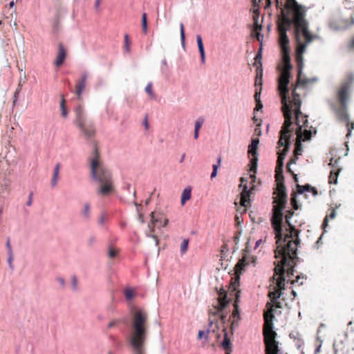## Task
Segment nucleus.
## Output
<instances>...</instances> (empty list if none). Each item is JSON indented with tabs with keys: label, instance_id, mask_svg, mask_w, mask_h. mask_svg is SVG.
<instances>
[{
	"label": "nucleus",
	"instance_id": "obj_32",
	"mask_svg": "<svg viewBox=\"0 0 354 354\" xmlns=\"http://www.w3.org/2000/svg\"><path fill=\"white\" fill-rule=\"evenodd\" d=\"M261 30L254 31L252 29V36L253 37H256L257 40L261 43V46L262 45V41L263 39V35L260 32Z\"/></svg>",
	"mask_w": 354,
	"mask_h": 354
},
{
	"label": "nucleus",
	"instance_id": "obj_47",
	"mask_svg": "<svg viewBox=\"0 0 354 354\" xmlns=\"http://www.w3.org/2000/svg\"><path fill=\"white\" fill-rule=\"evenodd\" d=\"M198 50H199V53H200V55H201V57L202 62L204 63L205 62V59L204 46L198 48Z\"/></svg>",
	"mask_w": 354,
	"mask_h": 354
},
{
	"label": "nucleus",
	"instance_id": "obj_37",
	"mask_svg": "<svg viewBox=\"0 0 354 354\" xmlns=\"http://www.w3.org/2000/svg\"><path fill=\"white\" fill-rule=\"evenodd\" d=\"M329 183L336 184L337 183V174L335 171H331L329 176Z\"/></svg>",
	"mask_w": 354,
	"mask_h": 354
},
{
	"label": "nucleus",
	"instance_id": "obj_10",
	"mask_svg": "<svg viewBox=\"0 0 354 354\" xmlns=\"http://www.w3.org/2000/svg\"><path fill=\"white\" fill-rule=\"evenodd\" d=\"M283 52V55L282 57V61L284 68L281 71V75L279 77V89L280 92L281 102H284L288 100H290L289 97H288L287 95L288 93V86L289 84L290 71L292 67L290 64V58L288 54V50Z\"/></svg>",
	"mask_w": 354,
	"mask_h": 354
},
{
	"label": "nucleus",
	"instance_id": "obj_27",
	"mask_svg": "<svg viewBox=\"0 0 354 354\" xmlns=\"http://www.w3.org/2000/svg\"><path fill=\"white\" fill-rule=\"evenodd\" d=\"M145 91L150 96L151 99H155L156 95L153 91V84L151 82H149L145 88Z\"/></svg>",
	"mask_w": 354,
	"mask_h": 354
},
{
	"label": "nucleus",
	"instance_id": "obj_58",
	"mask_svg": "<svg viewBox=\"0 0 354 354\" xmlns=\"http://www.w3.org/2000/svg\"><path fill=\"white\" fill-rule=\"evenodd\" d=\"M101 3V0H96L95 3V7L97 9Z\"/></svg>",
	"mask_w": 354,
	"mask_h": 354
},
{
	"label": "nucleus",
	"instance_id": "obj_23",
	"mask_svg": "<svg viewBox=\"0 0 354 354\" xmlns=\"http://www.w3.org/2000/svg\"><path fill=\"white\" fill-rule=\"evenodd\" d=\"M192 190L191 188H185L181 196V204L183 205L186 201H189L192 196Z\"/></svg>",
	"mask_w": 354,
	"mask_h": 354
},
{
	"label": "nucleus",
	"instance_id": "obj_33",
	"mask_svg": "<svg viewBox=\"0 0 354 354\" xmlns=\"http://www.w3.org/2000/svg\"><path fill=\"white\" fill-rule=\"evenodd\" d=\"M261 30L254 31L252 29V36L253 37H256L257 40L261 43V46L262 45V41L263 39V35L260 32Z\"/></svg>",
	"mask_w": 354,
	"mask_h": 354
},
{
	"label": "nucleus",
	"instance_id": "obj_13",
	"mask_svg": "<svg viewBox=\"0 0 354 354\" xmlns=\"http://www.w3.org/2000/svg\"><path fill=\"white\" fill-rule=\"evenodd\" d=\"M259 143L258 138L253 139L248 148V153L252 156V158L250 160V171L252 174H250V178H255V173L257 169V148Z\"/></svg>",
	"mask_w": 354,
	"mask_h": 354
},
{
	"label": "nucleus",
	"instance_id": "obj_55",
	"mask_svg": "<svg viewBox=\"0 0 354 354\" xmlns=\"http://www.w3.org/2000/svg\"><path fill=\"white\" fill-rule=\"evenodd\" d=\"M232 286H233L234 290L236 289V287L239 286V278L236 279L235 281L232 283Z\"/></svg>",
	"mask_w": 354,
	"mask_h": 354
},
{
	"label": "nucleus",
	"instance_id": "obj_54",
	"mask_svg": "<svg viewBox=\"0 0 354 354\" xmlns=\"http://www.w3.org/2000/svg\"><path fill=\"white\" fill-rule=\"evenodd\" d=\"M263 109V104L261 102H257L256 107L254 109V111H259Z\"/></svg>",
	"mask_w": 354,
	"mask_h": 354
},
{
	"label": "nucleus",
	"instance_id": "obj_22",
	"mask_svg": "<svg viewBox=\"0 0 354 354\" xmlns=\"http://www.w3.org/2000/svg\"><path fill=\"white\" fill-rule=\"evenodd\" d=\"M304 142L302 140H301V135L298 134V138H297V140L295 142V155L296 156V158H298V156L301 155L303 148L301 142Z\"/></svg>",
	"mask_w": 354,
	"mask_h": 354
},
{
	"label": "nucleus",
	"instance_id": "obj_64",
	"mask_svg": "<svg viewBox=\"0 0 354 354\" xmlns=\"http://www.w3.org/2000/svg\"><path fill=\"white\" fill-rule=\"evenodd\" d=\"M351 46L354 48V38L352 39L351 42Z\"/></svg>",
	"mask_w": 354,
	"mask_h": 354
},
{
	"label": "nucleus",
	"instance_id": "obj_63",
	"mask_svg": "<svg viewBox=\"0 0 354 354\" xmlns=\"http://www.w3.org/2000/svg\"><path fill=\"white\" fill-rule=\"evenodd\" d=\"M19 91H20V88H17V91H15V98H17V95H19Z\"/></svg>",
	"mask_w": 354,
	"mask_h": 354
},
{
	"label": "nucleus",
	"instance_id": "obj_1",
	"mask_svg": "<svg viewBox=\"0 0 354 354\" xmlns=\"http://www.w3.org/2000/svg\"><path fill=\"white\" fill-rule=\"evenodd\" d=\"M282 10H286L292 14L295 21L294 37L296 41V59L297 62L299 74L298 83L306 84L317 80L301 79V73L304 66L303 54L306 52L307 46L311 43L317 36L310 32L308 22L305 19V10L304 7L298 3L296 0H286Z\"/></svg>",
	"mask_w": 354,
	"mask_h": 354
},
{
	"label": "nucleus",
	"instance_id": "obj_30",
	"mask_svg": "<svg viewBox=\"0 0 354 354\" xmlns=\"http://www.w3.org/2000/svg\"><path fill=\"white\" fill-rule=\"evenodd\" d=\"M142 30L145 34L147 32V18L145 12L142 15Z\"/></svg>",
	"mask_w": 354,
	"mask_h": 354
},
{
	"label": "nucleus",
	"instance_id": "obj_62",
	"mask_svg": "<svg viewBox=\"0 0 354 354\" xmlns=\"http://www.w3.org/2000/svg\"><path fill=\"white\" fill-rule=\"evenodd\" d=\"M198 132H199V130H195L194 129V138L195 139H197L198 138Z\"/></svg>",
	"mask_w": 354,
	"mask_h": 354
},
{
	"label": "nucleus",
	"instance_id": "obj_29",
	"mask_svg": "<svg viewBox=\"0 0 354 354\" xmlns=\"http://www.w3.org/2000/svg\"><path fill=\"white\" fill-rule=\"evenodd\" d=\"M124 296L127 300H132L135 297V291L131 288H127L124 290Z\"/></svg>",
	"mask_w": 354,
	"mask_h": 354
},
{
	"label": "nucleus",
	"instance_id": "obj_49",
	"mask_svg": "<svg viewBox=\"0 0 354 354\" xmlns=\"http://www.w3.org/2000/svg\"><path fill=\"white\" fill-rule=\"evenodd\" d=\"M106 219H107L106 216L104 214H101L100 217L99 218L98 223L100 225H103L105 223V221H106Z\"/></svg>",
	"mask_w": 354,
	"mask_h": 354
},
{
	"label": "nucleus",
	"instance_id": "obj_16",
	"mask_svg": "<svg viewBox=\"0 0 354 354\" xmlns=\"http://www.w3.org/2000/svg\"><path fill=\"white\" fill-rule=\"evenodd\" d=\"M162 216L161 214H159L157 217L156 216V213L154 212H152L151 213V222L149 223L148 227L150 229L151 234L149 236L152 237L155 241H156V245H158V236L154 235L153 233L155 232V226L156 224L161 222Z\"/></svg>",
	"mask_w": 354,
	"mask_h": 354
},
{
	"label": "nucleus",
	"instance_id": "obj_31",
	"mask_svg": "<svg viewBox=\"0 0 354 354\" xmlns=\"http://www.w3.org/2000/svg\"><path fill=\"white\" fill-rule=\"evenodd\" d=\"M189 240L188 239H184L181 245H180V252L182 254L186 253L188 249V244Z\"/></svg>",
	"mask_w": 354,
	"mask_h": 354
},
{
	"label": "nucleus",
	"instance_id": "obj_36",
	"mask_svg": "<svg viewBox=\"0 0 354 354\" xmlns=\"http://www.w3.org/2000/svg\"><path fill=\"white\" fill-rule=\"evenodd\" d=\"M118 253V250L116 248H115L112 246L109 247V252H108V255H109V258H111V259L115 258L117 256Z\"/></svg>",
	"mask_w": 354,
	"mask_h": 354
},
{
	"label": "nucleus",
	"instance_id": "obj_34",
	"mask_svg": "<svg viewBox=\"0 0 354 354\" xmlns=\"http://www.w3.org/2000/svg\"><path fill=\"white\" fill-rule=\"evenodd\" d=\"M261 30L254 31L252 29V36L253 37H256L257 40L261 43V46L262 45V41L263 39V35L260 32Z\"/></svg>",
	"mask_w": 354,
	"mask_h": 354
},
{
	"label": "nucleus",
	"instance_id": "obj_19",
	"mask_svg": "<svg viewBox=\"0 0 354 354\" xmlns=\"http://www.w3.org/2000/svg\"><path fill=\"white\" fill-rule=\"evenodd\" d=\"M66 56V51L64 48V46L62 44H59V51L57 55L56 59L55 61V64L59 67L62 65L65 58Z\"/></svg>",
	"mask_w": 354,
	"mask_h": 354
},
{
	"label": "nucleus",
	"instance_id": "obj_8",
	"mask_svg": "<svg viewBox=\"0 0 354 354\" xmlns=\"http://www.w3.org/2000/svg\"><path fill=\"white\" fill-rule=\"evenodd\" d=\"M274 316L272 314V309L264 313V326L263 336L266 344V354H283V351L279 348V342L276 341V332L273 330V319Z\"/></svg>",
	"mask_w": 354,
	"mask_h": 354
},
{
	"label": "nucleus",
	"instance_id": "obj_38",
	"mask_svg": "<svg viewBox=\"0 0 354 354\" xmlns=\"http://www.w3.org/2000/svg\"><path fill=\"white\" fill-rule=\"evenodd\" d=\"M82 215L84 217L88 218L90 216V205L88 203H86L84 207V210L82 212Z\"/></svg>",
	"mask_w": 354,
	"mask_h": 354
},
{
	"label": "nucleus",
	"instance_id": "obj_57",
	"mask_svg": "<svg viewBox=\"0 0 354 354\" xmlns=\"http://www.w3.org/2000/svg\"><path fill=\"white\" fill-rule=\"evenodd\" d=\"M57 281H59V283H60V285L62 286H64V284H65V281H64V279L63 278H58L57 279Z\"/></svg>",
	"mask_w": 354,
	"mask_h": 354
},
{
	"label": "nucleus",
	"instance_id": "obj_50",
	"mask_svg": "<svg viewBox=\"0 0 354 354\" xmlns=\"http://www.w3.org/2000/svg\"><path fill=\"white\" fill-rule=\"evenodd\" d=\"M180 37L182 42L184 43L185 41V32H184V26L183 24H180Z\"/></svg>",
	"mask_w": 354,
	"mask_h": 354
},
{
	"label": "nucleus",
	"instance_id": "obj_44",
	"mask_svg": "<svg viewBox=\"0 0 354 354\" xmlns=\"http://www.w3.org/2000/svg\"><path fill=\"white\" fill-rule=\"evenodd\" d=\"M8 254V263L9 265V267L11 268V269H13L14 268V266H13V264H12V261H13V253H10V254Z\"/></svg>",
	"mask_w": 354,
	"mask_h": 354
},
{
	"label": "nucleus",
	"instance_id": "obj_3",
	"mask_svg": "<svg viewBox=\"0 0 354 354\" xmlns=\"http://www.w3.org/2000/svg\"><path fill=\"white\" fill-rule=\"evenodd\" d=\"M296 245L295 242L290 241L283 247L280 246L276 252L275 258L279 260L274 262V275L272 277L276 281V286L274 290L269 292V297L273 302L280 298L281 290L285 288L286 278L290 280V274H292L293 271L291 260L296 257Z\"/></svg>",
	"mask_w": 354,
	"mask_h": 354
},
{
	"label": "nucleus",
	"instance_id": "obj_20",
	"mask_svg": "<svg viewBox=\"0 0 354 354\" xmlns=\"http://www.w3.org/2000/svg\"><path fill=\"white\" fill-rule=\"evenodd\" d=\"M223 333L224 336V339H223V349L226 350L225 354H230L232 351V343L225 328H223Z\"/></svg>",
	"mask_w": 354,
	"mask_h": 354
},
{
	"label": "nucleus",
	"instance_id": "obj_9",
	"mask_svg": "<svg viewBox=\"0 0 354 354\" xmlns=\"http://www.w3.org/2000/svg\"><path fill=\"white\" fill-rule=\"evenodd\" d=\"M353 82L354 75H350L348 78L342 82L341 88L338 91V98L342 107L336 111V115L339 120L346 122V125L348 128V133L346 134L347 138L351 136V129L350 128L349 115L346 111V106L348 96L351 92V86Z\"/></svg>",
	"mask_w": 354,
	"mask_h": 354
},
{
	"label": "nucleus",
	"instance_id": "obj_52",
	"mask_svg": "<svg viewBox=\"0 0 354 354\" xmlns=\"http://www.w3.org/2000/svg\"><path fill=\"white\" fill-rule=\"evenodd\" d=\"M124 41H125V47L127 48V50L129 51V36L127 35H125V36H124Z\"/></svg>",
	"mask_w": 354,
	"mask_h": 354
},
{
	"label": "nucleus",
	"instance_id": "obj_24",
	"mask_svg": "<svg viewBox=\"0 0 354 354\" xmlns=\"http://www.w3.org/2000/svg\"><path fill=\"white\" fill-rule=\"evenodd\" d=\"M59 169H60V163H57L55 167L53 176V179H52V182H51L53 187H55L57 183L58 178H59Z\"/></svg>",
	"mask_w": 354,
	"mask_h": 354
},
{
	"label": "nucleus",
	"instance_id": "obj_18",
	"mask_svg": "<svg viewBox=\"0 0 354 354\" xmlns=\"http://www.w3.org/2000/svg\"><path fill=\"white\" fill-rule=\"evenodd\" d=\"M261 51H262V47L261 46L258 53L257 54L256 57H255V62H259V66H257V75H256V82H255V86H261L262 85V82H261V80H262V76H263V69H262V67H261Z\"/></svg>",
	"mask_w": 354,
	"mask_h": 354
},
{
	"label": "nucleus",
	"instance_id": "obj_26",
	"mask_svg": "<svg viewBox=\"0 0 354 354\" xmlns=\"http://www.w3.org/2000/svg\"><path fill=\"white\" fill-rule=\"evenodd\" d=\"M66 100L64 99V95H61V102H60V109L62 111V115L66 118L68 115V111L66 107Z\"/></svg>",
	"mask_w": 354,
	"mask_h": 354
},
{
	"label": "nucleus",
	"instance_id": "obj_41",
	"mask_svg": "<svg viewBox=\"0 0 354 354\" xmlns=\"http://www.w3.org/2000/svg\"><path fill=\"white\" fill-rule=\"evenodd\" d=\"M204 123L203 118H198L195 122V130H200Z\"/></svg>",
	"mask_w": 354,
	"mask_h": 354
},
{
	"label": "nucleus",
	"instance_id": "obj_21",
	"mask_svg": "<svg viewBox=\"0 0 354 354\" xmlns=\"http://www.w3.org/2000/svg\"><path fill=\"white\" fill-rule=\"evenodd\" d=\"M297 259V254L296 253V257H294V259L291 260V261H291V263H292V270H293V271H292V274H290V280H288V279H286V281H291V283H293V284H294V283H298L299 285H302V284H303V282H304V281H303V279H304V277H301V276L298 275V276L297 277V279H296V280H293V279H292V276L294 275V267H295V264H296L295 261H296V259Z\"/></svg>",
	"mask_w": 354,
	"mask_h": 354
},
{
	"label": "nucleus",
	"instance_id": "obj_59",
	"mask_svg": "<svg viewBox=\"0 0 354 354\" xmlns=\"http://www.w3.org/2000/svg\"><path fill=\"white\" fill-rule=\"evenodd\" d=\"M116 324V322L115 321H112L111 322L109 325H108V327L110 328H112L113 326H114Z\"/></svg>",
	"mask_w": 354,
	"mask_h": 354
},
{
	"label": "nucleus",
	"instance_id": "obj_25",
	"mask_svg": "<svg viewBox=\"0 0 354 354\" xmlns=\"http://www.w3.org/2000/svg\"><path fill=\"white\" fill-rule=\"evenodd\" d=\"M253 18H254V26H253L254 30V31L261 30L262 26L259 23V13L255 12V15H254Z\"/></svg>",
	"mask_w": 354,
	"mask_h": 354
},
{
	"label": "nucleus",
	"instance_id": "obj_53",
	"mask_svg": "<svg viewBox=\"0 0 354 354\" xmlns=\"http://www.w3.org/2000/svg\"><path fill=\"white\" fill-rule=\"evenodd\" d=\"M32 197H33V194L32 192H31L30 194H29V197H28V201H27L26 203V205L28 206H31L32 203Z\"/></svg>",
	"mask_w": 354,
	"mask_h": 354
},
{
	"label": "nucleus",
	"instance_id": "obj_56",
	"mask_svg": "<svg viewBox=\"0 0 354 354\" xmlns=\"http://www.w3.org/2000/svg\"><path fill=\"white\" fill-rule=\"evenodd\" d=\"M351 22L350 24H345V25L344 26V28H348L351 25H352L353 24H354V19L353 18V17H351Z\"/></svg>",
	"mask_w": 354,
	"mask_h": 354
},
{
	"label": "nucleus",
	"instance_id": "obj_12",
	"mask_svg": "<svg viewBox=\"0 0 354 354\" xmlns=\"http://www.w3.org/2000/svg\"><path fill=\"white\" fill-rule=\"evenodd\" d=\"M292 24L295 25L294 17L290 19L285 12L282 10V15L278 23V31L279 35V43L283 51L288 50L289 39L286 32Z\"/></svg>",
	"mask_w": 354,
	"mask_h": 354
},
{
	"label": "nucleus",
	"instance_id": "obj_39",
	"mask_svg": "<svg viewBox=\"0 0 354 354\" xmlns=\"http://www.w3.org/2000/svg\"><path fill=\"white\" fill-rule=\"evenodd\" d=\"M336 216V211L335 209H333L332 212L329 216H326L324 220L323 226L326 227L328 225V218H334Z\"/></svg>",
	"mask_w": 354,
	"mask_h": 354
},
{
	"label": "nucleus",
	"instance_id": "obj_17",
	"mask_svg": "<svg viewBox=\"0 0 354 354\" xmlns=\"http://www.w3.org/2000/svg\"><path fill=\"white\" fill-rule=\"evenodd\" d=\"M290 146V142L287 141V145H281L278 142V147H283L282 150L279 149L278 151V159H277V171H282L283 166V160L286 157L287 152L288 151Z\"/></svg>",
	"mask_w": 354,
	"mask_h": 354
},
{
	"label": "nucleus",
	"instance_id": "obj_61",
	"mask_svg": "<svg viewBox=\"0 0 354 354\" xmlns=\"http://www.w3.org/2000/svg\"><path fill=\"white\" fill-rule=\"evenodd\" d=\"M204 334H205L204 331L200 330L198 332V339H201Z\"/></svg>",
	"mask_w": 354,
	"mask_h": 354
},
{
	"label": "nucleus",
	"instance_id": "obj_5",
	"mask_svg": "<svg viewBox=\"0 0 354 354\" xmlns=\"http://www.w3.org/2000/svg\"><path fill=\"white\" fill-rule=\"evenodd\" d=\"M91 174L93 179L100 184L97 194L110 195L114 190L112 174L100 159L97 144L94 143L93 156L91 159Z\"/></svg>",
	"mask_w": 354,
	"mask_h": 354
},
{
	"label": "nucleus",
	"instance_id": "obj_43",
	"mask_svg": "<svg viewBox=\"0 0 354 354\" xmlns=\"http://www.w3.org/2000/svg\"><path fill=\"white\" fill-rule=\"evenodd\" d=\"M6 248L8 250V254L13 253L12 248V245L10 244V237L7 238V241H6Z\"/></svg>",
	"mask_w": 354,
	"mask_h": 354
},
{
	"label": "nucleus",
	"instance_id": "obj_35",
	"mask_svg": "<svg viewBox=\"0 0 354 354\" xmlns=\"http://www.w3.org/2000/svg\"><path fill=\"white\" fill-rule=\"evenodd\" d=\"M296 198H297V196H296L295 193H293L291 194L290 202H291V205L294 209H299V205L297 203Z\"/></svg>",
	"mask_w": 354,
	"mask_h": 354
},
{
	"label": "nucleus",
	"instance_id": "obj_14",
	"mask_svg": "<svg viewBox=\"0 0 354 354\" xmlns=\"http://www.w3.org/2000/svg\"><path fill=\"white\" fill-rule=\"evenodd\" d=\"M248 180L245 178H241V183L239 187L241 189L240 203L244 207H248L250 204V192L251 189H249L247 185Z\"/></svg>",
	"mask_w": 354,
	"mask_h": 354
},
{
	"label": "nucleus",
	"instance_id": "obj_2",
	"mask_svg": "<svg viewBox=\"0 0 354 354\" xmlns=\"http://www.w3.org/2000/svg\"><path fill=\"white\" fill-rule=\"evenodd\" d=\"M274 194L277 195L274 201L276 205L273 206V214L271 218V223L275 232V238L277 239V244L278 245L274 251V257H276V252L280 246L283 247L289 243V242L293 241L297 243L296 245L297 248L300 240L298 237L299 232L295 229V227L290 223V219L294 214V212L292 211H288L285 216L286 223L289 227L290 232L284 237L282 233L283 210L286 207L288 198L286 187L282 181L278 182Z\"/></svg>",
	"mask_w": 354,
	"mask_h": 354
},
{
	"label": "nucleus",
	"instance_id": "obj_45",
	"mask_svg": "<svg viewBox=\"0 0 354 354\" xmlns=\"http://www.w3.org/2000/svg\"><path fill=\"white\" fill-rule=\"evenodd\" d=\"M223 308L227 305V292L224 290L223 288Z\"/></svg>",
	"mask_w": 354,
	"mask_h": 354
},
{
	"label": "nucleus",
	"instance_id": "obj_40",
	"mask_svg": "<svg viewBox=\"0 0 354 354\" xmlns=\"http://www.w3.org/2000/svg\"><path fill=\"white\" fill-rule=\"evenodd\" d=\"M297 188H298V193L300 194H303L304 192H307V191H309L310 189H311L310 185H306L305 186L297 185Z\"/></svg>",
	"mask_w": 354,
	"mask_h": 354
},
{
	"label": "nucleus",
	"instance_id": "obj_42",
	"mask_svg": "<svg viewBox=\"0 0 354 354\" xmlns=\"http://www.w3.org/2000/svg\"><path fill=\"white\" fill-rule=\"evenodd\" d=\"M297 159H298V158H296V156H295H295H294V158H292L290 160V162H288V165H287V169H288V171H289L290 173H291V174H292V173H293V171H292L291 170V169H290V165H292V164H295V163H296V162H297Z\"/></svg>",
	"mask_w": 354,
	"mask_h": 354
},
{
	"label": "nucleus",
	"instance_id": "obj_60",
	"mask_svg": "<svg viewBox=\"0 0 354 354\" xmlns=\"http://www.w3.org/2000/svg\"><path fill=\"white\" fill-rule=\"evenodd\" d=\"M169 223V220L167 218H164L162 227H165Z\"/></svg>",
	"mask_w": 354,
	"mask_h": 354
},
{
	"label": "nucleus",
	"instance_id": "obj_11",
	"mask_svg": "<svg viewBox=\"0 0 354 354\" xmlns=\"http://www.w3.org/2000/svg\"><path fill=\"white\" fill-rule=\"evenodd\" d=\"M75 124L82 132L84 136L87 138L90 139L95 136V129L93 122L86 121V118L84 113L83 107L80 105L75 110Z\"/></svg>",
	"mask_w": 354,
	"mask_h": 354
},
{
	"label": "nucleus",
	"instance_id": "obj_7",
	"mask_svg": "<svg viewBox=\"0 0 354 354\" xmlns=\"http://www.w3.org/2000/svg\"><path fill=\"white\" fill-rule=\"evenodd\" d=\"M218 297L216 304L212 305L209 310V327L207 331V337L209 339H214L217 346L221 347V342L219 341L221 333L219 332V324L221 321V288L215 287Z\"/></svg>",
	"mask_w": 354,
	"mask_h": 354
},
{
	"label": "nucleus",
	"instance_id": "obj_15",
	"mask_svg": "<svg viewBox=\"0 0 354 354\" xmlns=\"http://www.w3.org/2000/svg\"><path fill=\"white\" fill-rule=\"evenodd\" d=\"M88 74L83 73L81 78L75 81V90L72 91L75 93L78 100L82 99V93L86 87Z\"/></svg>",
	"mask_w": 354,
	"mask_h": 354
},
{
	"label": "nucleus",
	"instance_id": "obj_51",
	"mask_svg": "<svg viewBox=\"0 0 354 354\" xmlns=\"http://www.w3.org/2000/svg\"><path fill=\"white\" fill-rule=\"evenodd\" d=\"M72 286L74 289L77 288V279L75 276L72 277Z\"/></svg>",
	"mask_w": 354,
	"mask_h": 354
},
{
	"label": "nucleus",
	"instance_id": "obj_48",
	"mask_svg": "<svg viewBox=\"0 0 354 354\" xmlns=\"http://www.w3.org/2000/svg\"><path fill=\"white\" fill-rule=\"evenodd\" d=\"M261 93V87L260 88L259 91L257 90L255 92L254 99H255L256 102H261V100H260Z\"/></svg>",
	"mask_w": 354,
	"mask_h": 354
},
{
	"label": "nucleus",
	"instance_id": "obj_28",
	"mask_svg": "<svg viewBox=\"0 0 354 354\" xmlns=\"http://www.w3.org/2000/svg\"><path fill=\"white\" fill-rule=\"evenodd\" d=\"M221 162V157H218V161H217V164H214L212 166V172L211 174V178H214L217 175V170H218V167L220 166V163Z\"/></svg>",
	"mask_w": 354,
	"mask_h": 354
},
{
	"label": "nucleus",
	"instance_id": "obj_46",
	"mask_svg": "<svg viewBox=\"0 0 354 354\" xmlns=\"http://www.w3.org/2000/svg\"><path fill=\"white\" fill-rule=\"evenodd\" d=\"M196 41H197L198 48L204 46L203 43V39H202V37L201 35H198L196 36Z\"/></svg>",
	"mask_w": 354,
	"mask_h": 354
},
{
	"label": "nucleus",
	"instance_id": "obj_4",
	"mask_svg": "<svg viewBox=\"0 0 354 354\" xmlns=\"http://www.w3.org/2000/svg\"><path fill=\"white\" fill-rule=\"evenodd\" d=\"M292 95V98L291 100L281 102L285 121L280 131L279 143L281 145H287V141H289L292 136L291 133L293 131V128L292 127L293 115L295 117V123L298 126V129L296 131L297 138H298V134L299 133L301 135V140L305 142L309 140L312 137L310 130L305 129L302 131V127L299 119V116L302 115L300 109L301 101L299 95L295 92V88L293 90Z\"/></svg>",
	"mask_w": 354,
	"mask_h": 354
},
{
	"label": "nucleus",
	"instance_id": "obj_6",
	"mask_svg": "<svg viewBox=\"0 0 354 354\" xmlns=\"http://www.w3.org/2000/svg\"><path fill=\"white\" fill-rule=\"evenodd\" d=\"M147 314L141 310H138L133 314L130 343L135 351V354H145V343L147 335Z\"/></svg>",
	"mask_w": 354,
	"mask_h": 354
}]
</instances>
